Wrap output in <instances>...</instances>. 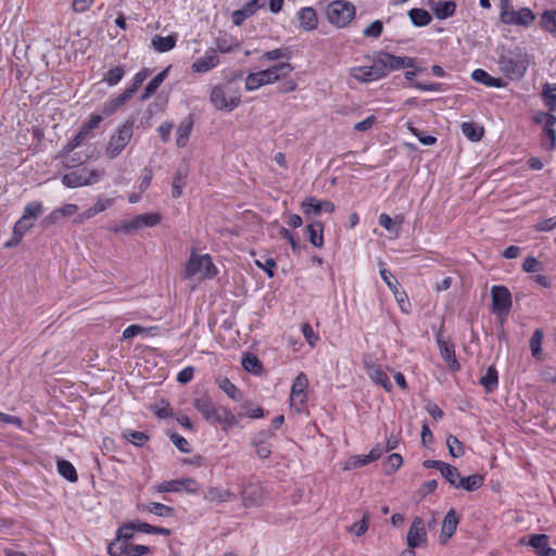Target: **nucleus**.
<instances>
[{
    "mask_svg": "<svg viewBox=\"0 0 556 556\" xmlns=\"http://www.w3.org/2000/svg\"><path fill=\"white\" fill-rule=\"evenodd\" d=\"M216 384L223 390L231 400L239 401L241 399L240 390L226 377L216 378Z\"/></svg>",
    "mask_w": 556,
    "mask_h": 556,
    "instance_id": "nucleus-36",
    "label": "nucleus"
},
{
    "mask_svg": "<svg viewBox=\"0 0 556 556\" xmlns=\"http://www.w3.org/2000/svg\"><path fill=\"white\" fill-rule=\"evenodd\" d=\"M134 522L124 523L116 531V538L108 546V553L111 556H122L127 552L128 541L134 536Z\"/></svg>",
    "mask_w": 556,
    "mask_h": 556,
    "instance_id": "nucleus-9",
    "label": "nucleus"
},
{
    "mask_svg": "<svg viewBox=\"0 0 556 556\" xmlns=\"http://www.w3.org/2000/svg\"><path fill=\"white\" fill-rule=\"evenodd\" d=\"M135 229L138 230L142 227H153L161 220V216L156 213H146L136 216L134 219Z\"/></svg>",
    "mask_w": 556,
    "mask_h": 556,
    "instance_id": "nucleus-39",
    "label": "nucleus"
},
{
    "mask_svg": "<svg viewBox=\"0 0 556 556\" xmlns=\"http://www.w3.org/2000/svg\"><path fill=\"white\" fill-rule=\"evenodd\" d=\"M159 493L164 492H180L181 491V479L163 481L155 486Z\"/></svg>",
    "mask_w": 556,
    "mask_h": 556,
    "instance_id": "nucleus-60",
    "label": "nucleus"
},
{
    "mask_svg": "<svg viewBox=\"0 0 556 556\" xmlns=\"http://www.w3.org/2000/svg\"><path fill=\"white\" fill-rule=\"evenodd\" d=\"M440 472L452 486L456 488L460 477L459 471L456 467L445 463L444 467Z\"/></svg>",
    "mask_w": 556,
    "mask_h": 556,
    "instance_id": "nucleus-51",
    "label": "nucleus"
},
{
    "mask_svg": "<svg viewBox=\"0 0 556 556\" xmlns=\"http://www.w3.org/2000/svg\"><path fill=\"white\" fill-rule=\"evenodd\" d=\"M383 30V24L380 20L374 21L364 30L363 35L367 38H379Z\"/></svg>",
    "mask_w": 556,
    "mask_h": 556,
    "instance_id": "nucleus-59",
    "label": "nucleus"
},
{
    "mask_svg": "<svg viewBox=\"0 0 556 556\" xmlns=\"http://www.w3.org/2000/svg\"><path fill=\"white\" fill-rule=\"evenodd\" d=\"M219 63V56L215 49H210L205 52V54L199 59H197L192 63V71L195 73H206L213 68H215Z\"/></svg>",
    "mask_w": 556,
    "mask_h": 556,
    "instance_id": "nucleus-16",
    "label": "nucleus"
},
{
    "mask_svg": "<svg viewBox=\"0 0 556 556\" xmlns=\"http://www.w3.org/2000/svg\"><path fill=\"white\" fill-rule=\"evenodd\" d=\"M130 99L129 92L123 91L115 98L111 99L110 101L105 102L102 106V114L104 116H111L114 114L121 106L125 104L126 101Z\"/></svg>",
    "mask_w": 556,
    "mask_h": 556,
    "instance_id": "nucleus-31",
    "label": "nucleus"
},
{
    "mask_svg": "<svg viewBox=\"0 0 556 556\" xmlns=\"http://www.w3.org/2000/svg\"><path fill=\"white\" fill-rule=\"evenodd\" d=\"M369 513L366 511L364 513L363 515V518L359 520V521H356L354 522L349 531L353 534H355L356 536H362L363 534L366 533L367 529H368V521H369Z\"/></svg>",
    "mask_w": 556,
    "mask_h": 556,
    "instance_id": "nucleus-55",
    "label": "nucleus"
},
{
    "mask_svg": "<svg viewBox=\"0 0 556 556\" xmlns=\"http://www.w3.org/2000/svg\"><path fill=\"white\" fill-rule=\"evenodd\" d=\"M242 416L252 418V419H258L264 417V410L261 406H255L250 402H245L242 405Z\"/></svg>",
    "mask_w": 556,
    "mask_h": 556,
    "instance_id": "nucleus-57",
    "label": "nucleus"
},
{
    "mask_svg": "<svg viewBox=\"0 0 556 556\" xmlns=\"http://www.w3.org/2000/svg\"><path fill=\"white\" fill-rule=\"evenodd\" d=\"M134 527L136 531L147 533V534H162V535H169L170 530L167 528L156 527L149 525L147 522L138 521L134 522Z\"/></svg>",
    "mask_w": 556,
    "mask_h": 556,
    "instance_id": "nucleus-45",
    "label": "nucleus"
},
{
    "mask_svg": "<svg viewBox=\"0 0 556 556\" xmlns=\"http://www.w3.org/2000/svg\"><path fill=\"white\" fill-rule=\"evenodd\" d=\"M535 21V14L529 8H522L515 10L503 23L506 25L521 26L528 28Z\"/></svg>",
    "mask_w": 556,
    "mask_h": 556,
    "instance_id": "nucleus-18",
    "label": "nucleus"
},
{
    "mask_svg": "<svg viewBox=\"0 0 556 556\" xmlns=\"http://www.w3.org/2000/svg\"><path fill=\"white\" fill-rule=\"evenodd\" d=\"M301 208L306 219L318 216L323 211L332 213L334 204L328 200H316L314 197L304 199L301 203Z\"/></svg>",
    "mask_w": 556,
    "mask_h": 556,
    "instance_id": "nucleus-14",
    "label": "nucleus"
},
{
    "mask_svg": "<svg viewBox=\"0 0 556 556\" xmlns=\"http://www.w3.org/2000/svg\"><path fill=\"white\" fill-rule=\"evenodd\" d=\"M186 277H192L201 274L203 278H213L217 274V269L208 254H192L186 265Z\"/></svg>",
    "mask_w": 556,
    "mask_h": 556,
    "instance_id": "nucleus-7",
    "label": "nucleus"
},
{
    "mask_svg": "<svg viewBox=\"0 0 556 556\" xmlns=\"http://www.w3.org/2000/svg\"><path fill=\"white\" fill-rule=\"evenodd\" d=\"M42 210H43V206H42L41 202H38V201L29 202L25 205L23 215L21 217H23L24 219L29 220L34 224V222L42 213Z\"/></svg>",
    "mask_w": 556,
    "mask_h": 556,
    "instance_id": "nucleus-43",
    "label": "nucleus"
},
{
    "mask_svg": "<svg viewBox=\"0 0 556 556\" xmlns=\"http://www.w3.org/2000/svg\"><path fill=\"white\" fill-rule=\"evenodd\" d=\"M471 79L492 88H504L506 83L502 78L491 76L486 71L477 68L471 73Z\"/></svg>",
    "mask_w": 556,
    "mask_h": 556,
    "instance_id": "nucleus-24",
    "label": "nucleus"
},
{
    "mask_svg": "<svg viewBox=\"0 0 556 556\" xmlns=\"http://www.w3.org/2000/svg\"><path fill=\"white\" fill-rule=\"evenodd\" d=\"M528 544L536 551L539 556H556V549L548 546L546 534H532Z\"/></svg>",
    "mask_w": 556,
    "mask_h": 556,
    "instance_id": "nucleus-22",
    "label": "nucleus"
},
{
    "mask_svg": "<svg viewBox=\"0 0 556 556\" xmlns=\"http://www.w3.org/2000/svg\"><path fill=\"white\" fill-rule=\"evenodd\" d=\"M185 175L181 172H176L173 178V189H172V197L177 199L182 193V188L185 185Z\"/></svg>",
    "mask_w": 556,
    "mask_h": 556,
    "instance_id": "nucleus-62",
    "label": "nucleus"
},
{
    "mask_svg": "<svg viewBox=\"0 0 556 556\" xmlns=\"http://www.w3.org/2000/svg\"><path fill=\"white\" fill-rule=\"evenodd\" d=\"M459 523V518L455 509H450L445 515L440 533V543L445 544L447 540H450L454 533L456 532L457 526Z\"/></svg>",
    "mask_w": 556,
    "mask_h": 556,
    "instance_id": "nucleus-17",
    "label": "nucleus"
},
{
    "mask_svg": "<svg viewBox=\"0 0 556 556\" xmlns=\"http://www.w3.org/2000/svg\"><path fill=\"white\" fill-rule=\"evenodd\" d=\"M366 370L368 376L379 386H381L386 391L390 392L392 390V383L388 377V375L383 371L380 365L376 364H366Z\"/></svg>",
    "mask_w": 556,
    "mask_h": 556,
    "instance_id": "nucleus-25",
    "label": "nucleus"
},
{
    "mask_svg": "<svg viewBox=\"0 0 556 556\" xmlns=\"http://www.w3.org/2000/svg\"><path fill=\"white\" fill-rule=\"evenodd\" d=\"M379 225L392 233H397L400 225L403 222L402 217H397L395 220L392 219L388 214L382 213L379 215Z\"/></svg>",
    "mask_w": 556,
    "mask_h": 556,
    "instance_id": "nucleus-46",
    "label": "nucleus"
},
{
    "mask_svg": "<svg viewBox=\"0 0 556 556\" xmlns=\"http://www.w3.org/2000/svg\"><path fill=\"white\" fill-rule=\"evenodd\" d=\"M408 16L416 27L427 26L431 22V15L425 9H412L408 11Z\"/></svg>",
    "mask_w": 556,
    "mask_h": 556,
    "instance_id": "nucleus-38",
    "label": "nucleus"
},
{
    "mask_svg": "<svg viewBox=\"0 0 556 556\" xmlns=\"http://www.w3.org/2000/svg\"><path fill=\"white\" fill-rule=\"evenodd\" d=\"M541 27L556 36V10L544 11L540 18Z\"/></svg>",
    "mask_w": 556,
    "mask_h": 556,
    "instance_id": "nucleus-42",
    "label": "nucleus"
},
{
    "mask_svg": "<svg viewBox=\"0 0 556 556\" xmlns=\"http://www.w3.org/2000/svg\"><path fill=\"white\" fill-rule=\"evenodd\" d=\"M298 20L300 28L305 31L314 30L318 26L317 13L312 7L300 9L298 12Z\"/></svg>",
    "mask_w": 556,
    "mask_h": 556,
    "instance_id": "nucleus-21",
    "label": "nucleus"
},
{
    "mask_svg": "<svg viewBox=\"0 0 556 556\" xmlns=\"http://www.w3.org/2000/svg\"><path fill=\"white\" fill-rule=\"evenodd\" d=\"M431 10L439 20H445L453 16L456 12L457 4L455 1H432Z\"/></svg>",
    "mask_w": 556,
    "mask_h": 556,
    "instance_id": "nucleus-26",
    "label": "nucleus"
},
{
    "mask_svg": "<svg viewBox=\"0 0 556 556\" xmlns=\"http://www.w3.org/2000/svg\"><path fill=\"white\" fill-rule=\"evenodd\" d=\"M446 445L453 457L457 458L464 455V445L455 435L450 434L447 437Z\"/></svg>",
    "mask_w": 556,
    "mask_h": 556,
    "instance_id": "nucleus-53",
    "label": "nucleus"
},
{
    "mask_svg": "<svg viewBox=\"0 0 556 556\" xmlns=\"http://www.w3.org/2000/svg\"><path fill=\"white\" fill-rule=\"evenodd\" d=\"M241 498L247 508L260 507L265 503L266 491L260 483H249L242 489Z\"/></svg>",
    "mask_w": 556,
    "mask_h": 556,
    "instance_id": "nucleus-11",
    "label": "nucleus"
},
{
    "mask_svg": "<svg viewBox=\"0 0 556 556\" xmlns=\"http://www.w3.org/2000/svg\"><path fill=\"white\" fill-rule=\"evenodd\" d=\"M293 67L288 62H281L267 70L250 73L245 78V89L254 91L264 85H269L287 77Z\"/></svg>",
    "mask_w": 556,
    "mask_h": 556,
    "instance_id": "nucleus-1",
    "label": "nucleus"
},
{
    "mask_svg": "<svg viewBox=\"0 0 556 556\" xmlns=\"http://www.w3.org/2000/svg\"><path fill=\"white\" fill-rule=\"evenodd\" d=\"M86 138H87V135L85 132H83L81 129H79V131L76 134V136L66 143V146L63 148L62 152L65 154L71 153L74 149L79 147Z\"/></svg>",
    "mask_w": 556,
    "mask_h": 556,
    "instance_id": "nucleus-64",
    "label": "nucleus"
},
{
    "mask_svg": "<svg viewBox=\"0 0 556 556\" xmlns=\"http://www.w3.org/2000/svg\"><path fill=\"white\" fill-rule=\"evenodd\" d=\"M479 383L486 393L493 392L498 386V375L494 366L488 367L485 374L480 378Z\"/></svg>",
    "mask_w": 556,
    "mask_h": 556,
    "instance_id": "nucleus-32",
    "label": "nucleus"
},
{
    "mask_svg": "<svg viewBox=\"0 0 556 556\" xmlns=\"http://www.w3.org/2000/svg\"><path fill=\"white\" fill-rule=\"evenodd\" d=\"M543 100L549 111L556 110V86L546 85L543 90Z\"/></svg>",
    "mask_w": 556,
    "mask_h": 556,
    "instance_id": "nucleus-56",
    "label": "nucleus"
},
{
    "mask_svg": "<svg viewBox=\"0 0 556 556\" xmlns=\"http://www.w3.org/2000/svg\"><path fill=\"white\" fill-rule=\"evenodd\" d=\"M548 123L544 126L543 134L551 140V144L548 147L549 150H553L556 147V130L554 128L556 124V117H549Z\"/></svg>",
    "mask_w": 556,
    "mask_h": 556,
    "instance_id": "nucleus-63",
    "label": "nucleus"
},
{
    "mask_svg": "<svg viewBox=\"0 0 556 556\" xmlns=\"http://www.w3.org/2000/svg\"><path fill=\"white\" fill-rule=\"evenodd\" d=\"M544 339V332L542 329L538 328L532 333V337L529 341V346L531 350V354L535 359H542L543 357V351H542V343Z\"/></svg>",
    "mask_w": 556,
    "mask_h": 556,
    "instance_id": "nucleus-35",
    "label": "nucleus"
},
{
    "mask_svg": "<svg viewBox=\"0 0 556 556\" xmlns=\"http://www.w3.org/2000/svg\"><path fill=\"white\" fill-rule=\"evenodd\" d=\"M151 75V71L148 68H142L139 71L132 79V85L126 88L124 91L129 92L130 98L138 90V88L142 85V83Z\"/></svg>",
    "mask_w": 556,
    "mask_h": 556,
    "instance_id": "nucleus-49",
    "label": "nucleus"
},
{
    "mask_svg": "<svg viewBox=\"0 0 556 556\" xmlns=\"http://www.w3.org/2000/svg\"><path fill=\"white\" fill-rule=\"evenodd\" d=\"M327 17L330 24L337 27H345L355 17V5L346 0H334L327 7Z\"/></svg>",
    "mask_w": 556,
    "mask_h": 556,
    "instance_id": "nucleus-3",
    "label": "nucleus"
},
{
    "mask_svg": "<svg viewBox=\"0 0 556 556\" xmlns=\"http://www.w3.org/2000/svg\"><path fill=\"white\" fill-rule=\"evenodd\" d=\"M177 34H170L168 36L155 35L151 40V47L160 53L170 51L177 42Z\"/></svg>",
    "mask_w": 556,
    "mask_h": 556,
    "instance_id": "nucleus-28",
    "label": "nucleus"
},
{
    "mask_svg": "<svg viewBox=\"0 0 556 556\" xmlns=\"http://www.w3.org/2000/svg\"><path fill=\"white\" fill-rule=\"evenodd\" d=\"M407 546L410 548H418L426 546L427 544V532L425 529V522L421 517H415L410 523L407 532Z\"/></svg>",
    "mask_w": 556,
    "mask_h": 556,
    "instance_id": "nucleus-12",
    "label": "nucleus"
},
{
    "mask_svg": "<svg viewBox=\"0 0 556 556\" xmlns=\"http://www.w3.org/2000/svg\"><path fill=\"white\" fill-rule=\"evenodd\" d=\"M124 68L122 66H116L105 73L103 81H105L109 86H116L124 77Z\"/></svg>",
    "mask_w": 556,
    "mask_h": 556,
    "instance_id": "nucleus-52",
    "label": "nucleus"
},
{
    "mask_svg": "<svg viewBox=\"0 0 556 556\" xmlns=\"http://www.w3.org/2000/svg\"><path fill=\"white\" fill-rule=\"evenodd\" d=\"M104 170L97 168L83 167L77 170H73L62 176V184L67 188H78L83 186H90L97 184L102 176Z\"/></svg>",
    "mask_w": 556,
    "mask_h": 556,
    "instance_id": "nucleus-6",
    "label": "nucleus"
},
{
    "mask_svg": "<svg viewBox=\"0 0 556 556\" xmlns=\"http://www.w3.org/2000/svg\"><path fill=\"white\" fill-rule=\"evenodd\" d=\"M497 64L500 71L511 80L521 79L528 68L526 55L517 50L500 54Z\"/></svg>",
    "mask_w": 556,
    "mask_h": 556,
    "instance_id": "nucleus-2",
    "label": "nucleus"
},
{
    "mask_svg": "<svg viewBox=\"0 0 556 556\" xmlns=\"http://www.w3.org/2000/svg\"><path fill=\"white\" fill-rule=\"evenodd\" d=\"M123 437L136 446H143L149 441V435L142 431L126 430Z\"/></svg>",
    "mask_w": 556,
    "mask_h": 556,
    "instance_id": "nucleus-47",
    "label": "nucleus"
},
{
    "mask_svg": "<svg viewBox=\"0 0 556 556\" xmlns=\"http://www.w3.org/2000/svg\"><path fill=\"white\" fill-rule=\"evenodd\" d=\"M463 135L471 141H479L483 136V128L473 123L465 122L462 124Z\"/></svg>",
    "mask_w": 556,
    "mask_h": 556,
    "instance_id": "nucleus-44",
    "label": "nucleus"
},
{
    "mask_svg": "<svg viewBox=\"0 0 556 556\" xmlns=\"http://www.w3.org/2000/svg\"><path fill=\"white\" fill-rule=\"evenodd\" d=\"M263 60L276 61L280 59H290V51L287 48H278L263 53Z\"/></svg>",
    "mask_w": 556,
    "mask_h": 556,
    "instance_id": "nucleus-58",
    "label": "nucleus"
},
{
    "mask_svg": "<svg viewBox=\"0 0 556 556\" xmlns=\"http://www.w3.org/2000/svg\"><path fill=\"white\" fill-rule=\"evenodd\" d=\"M242 367L253 375H261L263 371V365L261 361L253 354H247L242 358Z\"/></svg>",
    "mask_w": 556,
    "mask_h": 556,
    "instance_id": "nucleus-41",
    "label": "nucleus"
},
{
    "mask_svg": "<svg viewBox=\"0 0 556 556\" xmlns=\"http://www.w3.org/2000/svg\"><path fill=\"white\" fill-rule=\"evenodd\" d=\"M308 381L306 376L301 372L298 375V377L294 379L291 388V400L296 401L300 404H304L307 400L306 395V388H307Z\"/></svg>",
    "mask_w": 556,
    "mask_h": 556,
    "instance_id": "nucleus-23",
    "label": "nucleus"
},
{
    "mask_svg": "<svg viewBox=\"0 0 556 556\" xmlns=\"http://www.w3.org/2000/svg\"><path fill=\"white\" fill-rule=\"evenodd\" d=\"M403 464V458L397 453H392L388 456L386 464H384V471L387 475L394 473L400 469V467Z\"/></svg>",
    "mask_w": 556,
    "mask_h": 556,
    "instance_id": "nucleus-54",
    "label": "nucleus"
},
{
    "mask_svg": "<svg viewBox=\"0 0 556 556\" xmlns=\"http://www.w3.org/2000/svg\"><path fill=\"white\" fill-rule=\"evenodd\" d=\"M383 265V262H379V266H380V276L382 278V280L387 283V286L389 287V289L393 292V294H396L399 293V289H400V283L399 281L393 277L392 273L382 267Z\"/></svg>",
    "mask_w": 556,
    "mask_h": 556,
    "instance_id": "nucleus-48",
    "label": "nucleus"
},
{
    "mask_svg": "<svg viewBox=\"0 0 556 556\" xmlns=\"http://www.w3.org/2000/svg\"><path fill=\"white\" fill-rule=\"evenodd\" d=\"M108 230L114 233L124 232L126 235L136 231L134 220L115 223L108 227Z\"/></svg>",
    "mask_w": 556,
    "mask_h": 556,
    "instance_id": "nucleus-61",
    "label": "nucleus"
},
{
    "mask_svg": "<svg viewBox=\"0 0 556 556\" xmlns=\"http://www.w3.org/2000/svg\"><path fill=\"white\" fill-rule=\"evenodd\" d=\"M484 478L479 473H473L468 477H459L456 488L464 489L468 492H473L483 485Z\"/></svg>",
    "mask_w": 556,
    "mask_h": 556,
    "instance_id": "nucleus-30",
    "label": "nucleus"
},
{
    "mask_svg": "<svg viewBox=\"0 0 556 556\" xmlns=\"http://www.w3.org/2000/svg\"><path fill=\"white\" fill-rule=\"evenodd\" d=\"M210 101L217 110L231 112L240 104V93L229 85L213 87Z\"/></svg>",
    "mask_w": 556,
    "mask_h": 556,
    "instance_id": "nucleus-4",
    "label": "nucleus"
},
{
    "mask_svg": "<svg viewBox=\"0 0 556 556\" xmlns=\"http://www.w3.org/2000/svg\"><path fill=\"white\" fill-rule=\"evenodd\" d=\"M141 510L156 515L159 517H167L174 515V508L165 504L151 502L141 506Z\"/></svg>",
    "mask_w": 556,
    "mask_h": 556,
    "instance_id": "nucleus-37",
    "label": "nucleus"
},
{
    "mask_svg": "<svg viewBox=\"0 0 556 556\" xmlns=\"http://www.w3.org/2000/svg\"><path fill=\"white\" fill-rule=\"evenodd\" d=\"M193 406L207 421L216 405H214L208 395H203L194 400Z\"/></svg>",
    "mask_w": 556,
    "mask_h": 556,
    "instance_id": "nucleus-34",
    "label": "nucleus"
},
{
    "mask_svg": "<svg viewBox=\"0 0 556 556\" xmlns=\"http://www.w3.org/2000/svg\"><path fill=\"white\" fill-rule=\"evenodd\" d=\"M386 63L377 55L370 66L352 67L350 75L359 83H370L386 76Z\"/></svg>",
    "mask_w": 556,
    "mask_h": 556,
    "instance_id": "nucleus-8",
    "label": "nucleus"
},
{
    "mask_svg": "<svg viewBox=\"0 0 556 556\" xmlns=\"http://www.w3.org/2000/svg\"><path fill=\"white\" fill-rule=\"evenodd\" d=\"M58 472L70 482H76L78 480V476L73 464L65 459L58 460L56 464Z\"/></svg>",
    "mask_w": 556,
    "mask_h": 556,
    "instance_id": "nucleus-40",
    "label": "nucleus"
},
{
    "mask_svg": "<svg viewBox=\"0 0 556 556\" xmlns=\"http://www.w3.org/2000/svg\"><path fill=\"white\" fill-rule=\"evenodd\" d=\"M211 424H219L224 432H228L230 429L238 425V417L231 412L230 408L219 405L215 406L212 415L210 416Z\"/></svg>",
    "mask_w": 556,
    "mask_h": 556,
    "instance_id": "nucleus-13",
    "label": "nucleus"
},
{
    "mask_svg": "<svg viewBox=\"0 0 556 556\" xmlns=\"http://www.w3.org/2000/svg\"><path fill=\"white\" fill-rule=\"evenodd\" d=\"M378 55L386 63V76L391 71L414 66V60L408 56H396L388 52H380Z\"/></svg>",
    "mask_w": 556,
    "mask_h": 556,
    "instance_id": "nucleus-15",
    "label": "nucleus"
},
{
    "mask_svg": "<svg viewBox=\"0 0 556 556\" xmlns=\"http://www.w3.org/2000/svg\"><path fill=\"white\" fill-rule=\"evenodd\" d=\"M168 71H169V67L163 70L162 72H160L156 76H154L149 83L148 85L146 86L144 88V92L143 94L141 96V99L142 100H146L148 98H150L151 96H153L157 89L160 88V86L162 85V83L165 80V78L167 77V74H168Z\"/></svg>",
    "mask_w": 556,
    "mask_h": 556,
    "instance_id": "nucleus-33",
    "label": "nucleus"
},
{
    "mask_svg": "<svg viewBox=\"0 0 556 556\" xmlns=\"http://www.w3.org/2000/svg\"><path fill=\"white\" fill-rule=\"evenodd\" d=\"M308 241L316 248L324 245V225L321 222L314 220L306 226Z\"/></svg>",
    "mask_w": 556,
    "mask_h": 556,
    "instance_id": "nucleus-29",
    "label": "nucleus"
},
{
    "mask_svg": "<svg viewBox=\"0 0 556 556\" xmlns=\"http://www.w3.org/2000/svg\"><path fill=\"white\" fill-rule=\"evenodd\" d=\"M134 135V121L127 119L112 135L105 149V154L111 160L116 159L130 142Z\"/></svg>",
    "mask_w": 556,
    "mask_h": 556,
    "instance_id": "nucleus-5",
    "label": "nucleus"
},
{
    "mask_svg": "<svg viewBox=\"0 0 556 556\" xmlns=\"http://www.w3.org/2000/svg\"><path fill=\"white\" fill-rule=\"evenodd\" d=\"M217 50L222 53H230L236 50L239 45L231 38H228L227 35L220 36L216 39Z\"/></svg>",
    "mask_w": 556,
    "mask_h": 556,
    "instance_id": "nucleus-50",
    "label": "nucleus"
},
{
    "mask_svg": "<svg viewBox=\"0 0 556 556\" xmlns=\"http://www.w3.org/2000/svg\"><path fill=\"white\" fill-rule=\"evenodd\" d=\"M492 311L500 317L507 316L511 307V295L504 286H493L491 289Z\"/></svg>",
    "mask_w": 556,
    "mask_h": 556,
    "instance_id": "nucleus-10",
    "label": "nucleus"
},
{
    "mask_svg": "<svg viewBox=\"0 0 556 556\" xmlns=\"http://www.w3.org/2000/svg\"><path fill=\"white\" fill-rule=\"evenodd\" d=\"M203 497L206 502L220 504L235 501L237 495L228 489L211 486L205 491Z\"/></svg>",
    "mask_w": 556,
    "mask_h": 556,
    "instance_id": "nucleus-19",
    "label": "nucleus"
},
{
    "mask_svg": "<svg viewBox=\"0 0 556 556\" xmlns=\"http://www.w3.org/2000/svg\"><path fill=\"white\" fill-rule=\"evenodd\" d=\"M193 128V119L191 116L182 119L177 126L176 134V144L178 148H185L188 144L190 134Z\"/></svg>",
    "mask_w": 556,
    "mask_h": 556,
    "instance_id": "nucleus-27",
    "label": "nucleus"
},
{
    "mask_svg": "<svg viewBox=\"0 0 556 556\" xmlns=\"http://www.w3.org/2000/svg\"><path fill=\"white\" fill-rule=\"evenodd\" d=\"M437 342L440 350V354L444 362L446 363L447 367L452 371H458L460 365L456 359L454 345L440 337L437 339Z\"/></svg>",
    "mask_w": 556,
    "mask_h": 556,
    "instance_id": "nucleus-20",
    "label": "nucleus"
}]
</instances>
